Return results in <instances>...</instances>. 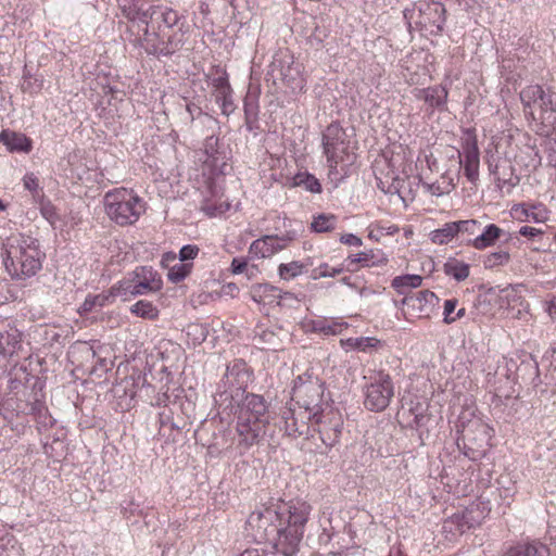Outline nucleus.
<instances>
[{"label": "nucleus", "instance_id": "nucleus-1", "mask_svg": "<svg viewBox=\"0 0 556 556\" xmlns=\"http://www.w3.org/2000/svg\"><path fill=\"white\" fill-rule=\"evenodd\" d=\"M312 511L311 503L301 497L270 500L250 514L247 525L255 540L270 542L282 556H295Z\"/></svg>", "mask_w": 556, "mask_h": 556}, {"label": "nucleus", "instance_id": "nucleus-2", "mask_svg": "<svg viewBox=\"0 0 556 556\" xmlns=\"http://www.w3.org/2000/svg\"><path fill=\"white\" fill-rule=\"evenodd\" d=\"M123 15L129 21H139L147 25L142 46L152 55H170L180 46L174 27L180 20L178 12L166 5H151L140 10L135 4H119Z\"/></svg>", "mask_w": 556, "mask_h": 556}, {"label": "nucleus", "instance_id": "nucleus-3", "mask_svg": "<svg viewBox=\"0 0 556 556\" xmlns=\"http://www.w3.org/2000/svg\"><path fill=\"white\" fill-rule=\"evenodd\" d=\"M46 258L37 238L17 233L4 242L3 265L13 280H27L42 268Z\"/></svg>", "mask_w": 556, "mask_h": 556}, {"label": "nucleus", "instance_id": "nucleus-4", "mask_svg": "<svg viewBox=\"0 0 556 556\" xmlns=\"http://www.w3.org/2000/svg\"><path fill=\"white\" fill-rule=\"evenodd\" d=\"M271 421L267 401L258 394L248 393L238 404L236 412V433L238 445L244 450L264 440Z\"/></svg>", "mask_w": 556, "mask_h": 556}, {"label": "nucleus", "instance_id": "nucleus-5", "mask_svg": "<svg viewBox=\"0 0 556 556\" xmlns=\"http://www.w3.org/2000/svg\"><path fill=\"white\" fill-rule=\"evenodd\" d=\"M217 139L208 138L205 142V149L202 152L200 161L203 164V175L207 179V195L201 202L200 210L208 217H218L225 214L230 208V203L225 198L224 193L217 190L213 184L214 177L225 174L227 163L216 149Z\"/></svg>", "mask_w": 556, "mask_h": 556}, {"label": "nucleus", "instance_id": "nucleus-6", "mask_svg": "<svg viewBox=\"0 0 556 556\" xmlns=\"http://www.w3.org/2000/svg\"><path fill=\"white\" fill-rule=\"evenodd\" d=\"M324 154L327 160L328 175L331 179H342L356 160L354 147L339 123L326 127L321 138Z\"/></svg>", "mask_w": 556, "mask_h": 556}, {"label": "nucleus", "instance_id": "nucleus-7", "mask_svg": "<svg viewBox=\"0 0 556 556\" xmlns=\"http://www.w3.org/2000/svg\"><path fill=\"white\" fill-rule=\"evenodd\" d=\"M108 217L121 227L135 225L147 211V202L132 188L117 187L103 198Z\"/></svg>", "mask_w": 556, "mask_h": 556}, {"label": "nucleus", "instance_id": "nucleus-8", "mask_svg": "<svg viewBox=\"0 0 556 556\" xmlns=\"http://www.w3.org/2000/svg\"><path fill=\"white\" fill-rule=\"evenodd\" d=\"M412 151L402 144L395 146L390 155L382 160L383 166L388 167L384 173L380 162L376 163L375 175L378 180V187L389 193L397 192L405 178L413 175Z\"/></svg>", "mask_w": 556, "mask_h": 556}, {"label": "nucleus", "instance_id": "nucleus-9", "mask_svg": "<svg viewBox=\"0 0 556 556\" xmlns=\"http://www.w3.org/2000/svg\"><path fill=\"white\" fill-rule=\"evenodd\" d=\"M163 278L152 266H137L122 280L114 285L123 301H129L139 295L152 294L163 289Z\"/></svg>", "mask_w": 556, "mask_h": 556}, {"label": "nucleus", "instance_id": "nucleus-10", "mask_svg": "<svg viewBox=\"0 0 556 556\" xmlns=\"http://www.w3.org/2000/svg\"><path fill=\"white\" fill-rule=\"evenodd\" d=\"M404 17L425 35L440 36L446 22V9L439 1L420 0L414 9L404 11Z\"/></svg>", "mask_w": 556, "mask_h": 556}, {"label": "nucleus", "instance_id": "nucleus-11", "mask_svg": "<svg viewBox=\"0 0 556 556\" xmlns=\"http://www.w3.org/2000/svg\"><path fill=\"white\" fill-rule=\"evenodd\" d=\"M363 393V403L366 409L376 413L383 412L394 396V384L391 376L383 370L374 372L368 378Z\"/></svg>", "mask_w": 556, "mask_h": 556}, {"label": "nucleus", "instance_id": "nucleus-12", "mask_svg": "<svg viewBox=\"0 0 556 556\" xmlns=\"http://www.w3.org/2000/svg\"><path fill=\"white\" fill-rule=\"evenodd\" d=\"M438 302L439 298L430 290L409 292L402 299L400 311L405 320L414 324L430 318Z\"/></svg>", "mask_w": 556, "mask_h": 556}, {"label": "nucleus", "instance_id": "nucleus-13", "mask_svg": "<svg viewBox=\"0 0 556 556\" xmlns=\"http://www.w3.org/2000/svg\"><path fill=\"white\" fill-rule=\"evenodd\" d=\"M460 151H457L458 164L464 168L466 178L476 184L479 179L480 151L475 128L463 130Z\"/></svg>", "mask_w": 556, "mask_h": 556}, {"label": "nucleus", "instance_id": "nucleus-14", "mask_svg": "<svg viewBox=\"0 0 556 556\" xmlns=\"http://www.w3.org/2000/svg\"><path fill=\"white\" fill-rule=\"evenodd\" d=\"M312 425L317 427L319 438L326 446L332 447L340 441L343 417L338 409L326 407L314 413Z\"/></svg>", "mask_w": 556, "mask_h": 556}, {"label": "nucleus", "instance_id": "nucleus-15", "mask_svg": "<svg viewBox=\"0 0 556 556\" xmlns=\"http://www.w3.org/2000/svg\"><path fill=\"white\" fill-rule=\"evenodd\" d=\"M314 413L295 404L281 410L283 426L280 428L290 438H299L308 432V422H313Z\"/></svg>", "mask_w": 556, "mask_h": 556}, {"label": "nucleus", "instance_id": "nucleus-16", "mask_svg": "<svg viewBox=\"0 0 556 556\" xmlns=\"http://www.w3.org/2000/svg\"><path fill=\"white\" fill-rule=\"evenodd\" d=\"M293 240L289 233L283 236L266 235L251 242L248 253L251 260L270 258L280 251L287 249Z\"/></svg>", "mask_w": 556, "mask_h": 556}, {"label": "nucleus", "instance_id": "nucleus-17", "mask_svg": "<svg viewBox=\"0 0 556 556\" xmlns=\"http://www.w3.org/2000/svg\"><path fill=\"white\" fill-rule=\"evenodd\" d=\"M462 439L470 450H480L490 445L494 430L481 418H472L462 425Z\"/></svg>", "mask_w": 556, "mask_h": 556}, {"label": "nucleus", "instance_id": "nucleus-18", "mask_svg": "<svg viewBox=\"0 0 556 556\" xmlns=\"http://www.w3.org/2000/svg\"><path fill=\"white\" fill-rule=\"evenodd\" d=\"M249 294L252 301L260 306V311L262 312L280 305L282 298L290 295L289 292H283L280 288L268 282L252 285Z\"/></svg>", "mask_w": 556, "mask_h": 556}, {"label": "nucleus", "instance_id": "nucleus-19", "mask_svg": "<svg viewBox=\"0 0 556 556\" xmlns=\"http://www.w3.org/2000/svg\"><path fill=\"white\" fill-rule=\"evenodd\" d=\"M509 214L515 220L520 223L528 220L546 223L549 219L551 211L542 202H522L514 204Z\"/></svg>", "mask_w": 556, "mask_h": 556}, {"label": "nucleus", "instance_id": "nucleus-20", "mask_svg": "<svg viewBox=\"0 0 556 556\" xmlns=\"http://www.w3.org/2000/svg\"><path fill=\"white\" fill-rule=\"evenodd\" d=\"M555 93L546 92L540 85H530L520 92L523 112L531 119V112H538L540 105H552V97Z\"/></svg>", "mask_w": 556, "mask_h": 556}, {"label": "nucleus", "instance_id": "nucleus-21", "mask_svg": "<svg viewBox=\"0 0 556 556\" xmlns=\"http://www.w3.org/2000/svg\"><path fill=\"white\" fill-rule=\"evenodd\" d=\"M323 391L316 382L302 383L294 389V404L305 410L316 413L319 410Z\"/></svg>", "mask_w": 556, "mask_h": 556}, {"label": "nucleus", "instance_id": "nucleus-22", "mask_svg": "<svg viewBox=\"0 0 556 556\" xmlns=\"http://www.w3.org/2000/svg\"><path fill=\"white\" fill-rule=\"evenodd\" d=\"M22 348V332L9 320H0V355L13 356Z\"/></svg>", "mask_w": 556, "mask_h": 556}, {"label": "nucleus", "instance_id": "nucleus-23", "mask_svg": "<svg viewBox=\"0 0 556 556\" xmlns=\"http://www.w3.org/2000/svg\"><path fill=\"white\" fill-rule=\"evenodd\" d=\"M413 94L417 100L424 101L431 112L434 110H446L448 91L441 85L430 86L427 88H416L413 90Z\"/></svg>", "mask_w": 556, "mask_h": 556}, {"label": "nucleus", "instance_id": "nucleus-24", "mask_svg": "<svg viewBox=\"0 0 556 556\" xmlns=\"http://www.w3.org/2000/svg\"><path fill=\"white\" fill-rule=\"evenodd\" d=\"M531 121L538 127V132L548 135V130L556 125V94L552 97V105H540L538 112H531Z\"/></svg>", "mask_w": 556, "mask_h": 556}, {"label": "nucleus", "instance_id": "nucleus-25", "mask_svg": "<svg viewBox=\"0 0 556 556\" xmlns=\"http://www.w3.org/2000/svg\"><path fill=\"white\" fill-rule=\"evenodd\" d=\"M0 142L7 147L10 152L29 153L33 150V141L22 132L3 129L0 132Z\"/></svg>", "mask_w": 556, "mask_h": 556}, {"label": "nucleus", "instance_id": "nucleus-26", "mask_svg": "<svg viewBox=\"0 0 556 556\" xmlns=\"http://www.w3.org/2000/svg\"><path fill=\"white\" fill-rule=\"evenodd\" d=\"M457 179L458 172L446 170L435 181L431 184L422 182V187L431 195L441 197L451 193L455 189Z\"/></svg>", "mask_w": 556, "mask_h": 556}, {"label": "nucleus", "instance_id": "nucleus-27", "mask_svg": "<svg viewBox=\"0 0 556 556\" xmlns=\"http://www.w3.org/2000/svg\"><path fill=\"white\" fill-rule=\"evenodd\" d=\"M350 265L361 264L363 267H381L388 264L387 255L380 250H367L349 255Z\"/></svg>", "mask_w": 556, "mask_h": 556}, {"label": "nucleus", "instance_id": "nucleus-28", "mask_svg": "<svg viewBox=\"0 0 556 556\" xmlns=\"http://www.w3.org/2000/svg\"><path fill=\"white\" fill-rule=\"evenodd\" d=\"M424 59L422 52H415L409 54L404 61V68L406 71V78L408 84L417 85L420 83L421 76H427L429 70L426 65H420L419 61Z\"/></svg>", "mask_w": 556, "mask_h": 556}, {"label": "nucleus", "instance_id": "nucleus-29", "mask_svg": "<svg viewBox=\"0 0 556 556\" xmlns=\"http://www.w3.org/2000/svg\"><path fill=\"white\" fill-rule=\"evenodd\" d=\"M119 298V291L114 290V285L108 290L99 294H89L80 306V314H88L97 307H103L113 303V301Z\"/></svg>", "mask_w": 556, "mask_h": 556}, {"label": "nucleus", "instance_id": "nucleus-30", "mask_svg": "<svg viewBox=\"0 0 556 556\" xmlns=\"http://www.w3.org/2000/svg\"><path fill=\"white\" fill-rule=\"evenodd\" d=\"M549 548L538 541L518 543L508 548L504 556H549Z\"/></svg>", "mask_w": 556, "mask_h": 556}, {"label": "nucleus", "instance_id": "nucleus-31", "mask_svg": "<svg viewBox=\"0 0 556 556\" xmlns=\"http://www.w3.org/2000/svg\"><path fill=\"white\" fill-rule=\"evenodd\" d=\"M368 239L374 242H381L384 237H392L400 232V227L389 220L379 219L371 222L368 227Z\"/></svg>", "mask_w": 556, "mask_h": 556}, {"label": "nucleus", "instance_id": "nucleus-32", "mask_svg": "<svg viewBox=\"0 0 556 556\" xmlns=\"http://www.w3.org/2000/svg\"><path fill=\"white\" fill-rule=\"evenodd\" d=\"M349 328V324L342 319H317L312 321V331L324 336L341 334Z\"/></svg>", "mask_w": 556, "mask_h": 556}, {"label": "nucleus", "instance_id": "nucleus-33", "mask_svg": "<svg viewBox=\"0 0 556 556\" xmlns=\"http://www.w3.org/2000/svg\"><path fill=\"white\" fill-rule=\"evenodd\" d=\"M308 264L302 261H291L279 264L277 268L278 276L283 281L293 280L307 271Z\"/></svg>", "mask_w": 556, "mask_h": 556}, {"label": "nucleus", "instance_id": "nucleus-34", "mask_svg": "<svg viewBox=\"0 0 556 556\" xmlns=\"http://www.w3.org/2000/svg\"><path fill=\"white\" fill-rule=\"evenodd\" d=\"M129 312L139 318L154 321L160 317V309L151 301L139 300L129 307Z\"/></svg>", "mask_w": 556, "mask_h": 556}, {"label": "nucleus", "instance_id": "nucleus-35", "mask_svg": "<svg viewBox=\"0 0 556 556\" xmlns=\"http://www.w3.org/2000/svg\"><path fill=\"white\" fill-rule=\"evenodd\" d=\"M501 235L502 229L495 224H490L480 236L472 240L471 245L477 250H484L492 247L500 239Z\"/></svg>", "mask_w": 556, "mask_h": 556}, {"label": "nucleus", "instance_id": "nucleus-36", "mask_svg": "<svg viewBox=\"0 0 556 556\" xmlns=\"http://www.w3.org/2000/svg\"><path fill=\"white\" fill-rule=\"evenodd\" d=\"M457 236L456 223L451 222L429 233L432 243L443 245L450 243Z\"/></svg>", "mask_w": 556, "mask_h": 556}, {"label": "nucleus", "instance_id": "nucleus-37", "mask_svg": "<svg viewBox=\"0 0 556 556\" xmlns=\"http://www.w3.org/2000/svg\"><path fill=\"white\" fill-rule=\"evenodd\" d=\"M289 186L290 187H303L305 190L314 192V193L321 192V185H320L319 180L314 175H312L307 172L295 174L292 177Z\"/></svg>", "mask_w": 556, "mask_h": 556}, {"label": "nucleus", "instance_id": "nucleus-38", "mask_svg": "<svg viewBox=\"0 0 556 556\" xmlns=\"http://www.w3.org/2000/svg\"><path fill=\"white\" fill-rule=\"evenodd\" d=\"M472 514L473 507H467L463 511L456 513L453 516H451L445 523H451L455 526L456 530L462 534L475 527V522L471 516Z\"/></svg>", "mask_w": 556, "mask_h": 556}, {"label": "nucleus", "instance_id": "nucleus-39", "mask_svg": "<svg viewBox=\"0 0 556 556\" xmlns=\"http://www.w3.org/2000/svg\"><path fill=\"white\" fill-rule=\"evenodd\" d=\"M338 217L334 214H318L313 217L311 230L317 233L330 232L336 229Z\"/></svg>", "mask_w": 556, "mask_h": 556}, {"label": "nucleus", "instance_id": "nucleus-40", "mask_svg": "<svg viewBox=\"0 0 556 556\" xmlns=\"http://www.w3.org/2000/svg\"><path fill=\"white\" fill-rule=\"evenodd\" d=\"M24 556V549L17 539L5 533L0 538V556Z\"/></svg>", "mask_w": 556, "mask_h": 556}, {"label": "nucleus", "instance_id": "nucleus-41", "mask_svg": "<svg viewBox=\"0 0 556 556\" xmlns=\"http://www.w3.org/2000/svg\"><path fill=\"white\" fill-rule=\"evenodd\" d=\"M251 258L248 257H233L232 261H231V264H230V273L232 275H240V274H243L245 273L247 277L249 279H252L255 274L260 273V268L257 265L255 264H252L250 265L249 264V261Z\"/></svg>", "mask_w": 556, "mask_h": 556}, {"label": "nucleus", "instance_id": "nucleus-42", "mask_svg": "<svg viewBox=\"0 0 556 556\" xmlns=\"http://www.w3.org/2000/svg\"><path fill=\"white\" fill-rule=\"evenodd\" d=\"M422 282V277L419 275H402L396 276L391 281V287L397 293H404L406 289L418 288Z\"/></svg>", "mask_w": 556, "mask_h": 556}, {"label": "nucleus", "instance_id": "nucleus-43", "mask_svg": "<svg viewBox=\"0 0 556 556\" xmlns=\"http://www.w3.org/2000/svg\"><path fill=\"white\" fill-rule=\"evenodd\" d=\"M216 73L217 77L212 79V87L214 89L215 98H225V94L231 93V87L228 80L227 72L223 68L217 67Z\"/></svg>", "mask_w": 556, "mask_h": 556}, {"label": "nucleus", "instance_id": "nucleus-44", "mask_svg": "<svg viewBox=\"0 0 556 556\" xmlns=\"http://www.w3.org/2000/svg\"><path fill=\"white\" fill-rule=\"evenodd\" d=\"M469 265L459 260H450L445 264V273L458 281L465 280L469 276Z\"/></svg>", "mask_w": 556, "mask_h": 556}, {"label": "nucleus", "instance_id": "nucleus-45", "mask_svg": "<svg viewBox=\"0 0 556 556\" xmlns=\"http://www.w3.org/2000/svg\"><path fill=\"white\" fill-rule=\"evenodd\" d=\"M30 414L34 416L35 420L43 427L53 425L48 407L42 401L36 400L31 403Z\"/></svg>", "mask_w": 556, "mask_h": 556}, {"label": "nucleus", "instance_id": "nucleus-46", "mask_svg": "<svg viewBox=\"0 0 556 556\" xmlns=\"http://www.w3.org/2000/svg\"><path fill=\"white\" fill-rule=\"evenodd\" d=\"M427 410L428 406L425 403L419 401L415 404L412 403V406L408 410L409 415L413 417L410 426L416 429L424 427L428 420Z\"/></svg>", "mask_w": 556, "mask_h": 556}, {"label": "nucleus", "instance_id": "nucleus-47", "mask_svg": "<svg viewBox=\"0 0 556 556\" xmlns=\"http://www.w3.org/2000/svg\"><path fill=\"white\" fill-rule=\"evenodd\" d=\"M192 263H177L173 265L167 273V278L173 283H178L185 280L192 271Z\"/></svg>", "mask_w": 556, "mask_h": 556}, {"label": "nucleus", "instance_id": "nucleus-48", "mask_svg": "<svg viewBox=\"0 0 556 556\" xmlns=\"http://www.w3.org/2000/svg\"><path fill=\"white\" fill-rule=\"evenodd\" d=\"M427 167L430 172L437 167V161L433 157L432 153L429 150H421L417 156L416 161V169L418 170V175L421 177L424 174V167Z\"/></svg>", "mask_w": 556, "mask_h": 556}, {"label": "nucleus", "instance_id": "nucleus-49", "mask_svg": "<svg viewBox=\"0 0 556 556\" xmlns=\"http://www.w3.org/2000/svg\"><path fill=\"white\" fill-rule=\"evenodd\" d=\"M23 186L26 190H28L34 198L40 197L42 193V188L39 184V178L34 173H27L23 177Z\"/></svg>", "mask_w": 556, "mask_h": 556}, {"label": "nucleus", "instance_id": "nucleus-50", "mask_svg": "<svg viewBox=\"0 0 556 556\" xmlns=\"http://www.w3.org/2000/svg\"><path fill=\"white\" fill-rule=\"evenodd\" d=\"M357 351L370 353L381 346V341L375 337L356 338Z\"/></svg>", "mask_w": 556, "mask_h": 556}, {"label": "nucleus", "instance_id": "nucleus-51", "mask_svg": "<svg viewBox=\"0 0 556 556\" xmlns=\"http://www.w3.org/2000/svg\"><path fill=\"white\" fill-rule=\"evenodd\" d=\"M458 300L457 299H447L444 301L443 305V321L446 325H451L455 323V311L458 306Z\"/></svg>", "mask_w": 556, "mask_h": 556}, {"label": "nucleus", "instance_id": "nucleus-52", "mask_svg": "<svg viewBox=\"0 0 556 556\" xmlns=\"http://www.w3.org/2000/svg\"><path fill=\"white\" fill-rule=\"evenodd\" d=\"M510 260V255L506 251L494 252L488 255L485 260L486 267L503 266Z\"/></svg>", "mask_w": 556, "mask_h": 556}, {"label": "nucleus", "instance_id": "nucleus-53", "mask_svg": "<svg viewBox=\"0 0 556 556\" xmlns=\"http://www.w3.org/2000/svg\"><path fill=\"white\" fill-rule=\"evenodd\" d=\"M199 251L200 249L195 244L184 245L179 251V258L184 263L187 261H192L198 256Z\"/></svg>", "mask_w": 556, "mask_h": 556}, {"label": "nucleus", "instance_id": "nucleus-54", "mask_svg": "<svg viewBox=\"0 0 556 556\" xmlns=\"http://www.w3.org/2000/svg\"><path fill=\"white\" fill-rule=\"evenodd\" d=\"M456 228H457V235L459 232H467L470 235H473L477 231V228L479 226L478 222L475 219H468V220H459L455 222Z\"/></svg>", "mask_w": 556, "mask_h": 556}, {"label": "nucleus", "instance_id": "nucleus-55", "mask_svg": "<svg viewBox=\"0 0 556 556\" xmlns=\"http://www.w3.org/2000/svg\"><path fill=\"white\" fill-rule=\"evenodd\" d=\"M316 270L319 277H336L340 275L343 269L341 267H331L329 264L323 263L316 268Z\"/></svg>", "mask_w": 556, "mask_h": 556}, {"label": "nucleus", "instance_id": "nucleus-56", "mask_svg": "<svg viewBox=\"0 0 556 556\" xmlns=\"http://www.w3.org/2000/svg\"><path fill=\"white\" fill-rule=\"evenodd\" d=\"M215 100L220 104L222 113L224 115H229L233 111L231 93L225 94V98H215Z\"/></svg>", "mask_w": 556, "mask_h": 556}, {"label": "nucleus", "instance_id": "nucleus-57", "mask_svg": "<svg viewBox=\"0 0 556 556\" xmlns=\"http://www.w3.org/2000/svg\"><path fill=\"white\" fill-rule=\"evenodd\" d=\"M40 211L42 216L47 220H49L51 224L54 223V220L56 219V212L53 205H51L50 203L41 204Z\"/></svg>", "mask_w": 556, "mask_h": 556}, {"label": "nucleus", "instance_id": "nucleus-58", "mask_svg": "<svg viewBox=\"0 0 556 556\" xmlns=\"http://www.w3.org/2000/svg\"><path fill=\"white\" fill-rule=\"evenodd\" d=\"M240 289L236 282H227L222 287V294L230 298H237Z\"/></svg>", "mask_w": 556, "mask_h": 556}, {"label": "nucleus", "instance_id": "nucleus-59", "mask_svg": "<svg viewBox=\"0 0 556 556\" xmlns=\"http://www.w3.org/2000/svg\"><path fill=\"white\" fill-rule=\"evenodd\" d=\"M340 242L345 245H354V247H361L363 244L362 239L353 233L342 235L340 238Z\"/></svg>", "mask_w": 556, "mask_h": 556}, {"label": "nucleus", "instance_id": "nucleus-60", "mask_svg": "<svg viewBox=\"0 0 556 556\" xmlns=\"http://www.w3.org/2000/svg\"><path fill=\"white\" fill-rule=\"evenodd\" d=\"M230 375H233L235 372L239 375H245L249 377V371L247 368V364L243 361H236L231 368H228Z\"/></svg>", "mask_w": 556, "mask_h": 556}, {"label": "nucleus", "instance_id": "nucleus-61", "mask_svg": "<svg viewBox=\"0 0 556 556\" xmlns=\"http://www.w3.org/2000/svg\"><path fill=\"white\" fill-rule=\"evenodd\" d=\"M519 233L523 237H527V238H534L536 236H541L543 235V230L542 229H539V228H534V227H531V226H522L520 229H519Z\"/></svg>", "mask_w": 556, "mask_h": 556}, {"label": "nucleus", "instance_id": "nucleus-62", "mask_svg": "<svg viewBox=\"0 0 556 556\" xmlns=\"http://www.w3.org/2000/svg\"><path fill=\"white\" fill-rule=\"evenodd\" d=\"M545 312L548 316L556 320V295L552 296V299L545 301L544 303Z\"/></svg>", "mask_w": 556, "mask_h": 556}, {"label": "nucleus", "instance_id": "nucleus-63", "mask_svg": "<svg viewBox=\"0 0 556 556\" xmlns=\"http://www.w3.org/2000/svg\"><path fill=\"white\" fill-rule=\"evenodd\" d=\"M340 345L346 352L357 350L356 338L341 339Z\"/></svg>", "mask_w": 556, "mask_h": 556}, {"label": "nucleus", "instance_id": "nucleus-64", "mask_svg": "<svg viewBox=\"0 0 556 556\" xmlns=\"http://www.w3.org/2000/svg\"><path fill=\"white\" fill-rule=\"evenodd\" d=\"M240 556H268L264 548H248Z\"/></svg>", "mask_w": 556, "mask_h": 556}]
</instances>
